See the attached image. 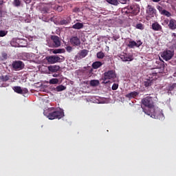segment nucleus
I'll return each instance as SVG.
<instances>
[{
    "label": "nucleus",
    "instance_id": "nucleus-1",
    "mask_svg": "<svg viewBox=\"0 0 176 176\" xmlns=\"http://www.w3.org/2000/svg\"><path fill=\"white\" fill-rule=\"evenodd\" d=\"M142 104L146 108L142 107L143 112L153 118V119H159V120H164V114L160 109H155V102L153 98L147 96L142 100Z\"/></svg>",
    "mask_w": 176,
    "mask_h": 176
},
{
    "label": "nucleus",
    "instance_id": "nucleus-2",
    "mask_svg": "<svg viewBox=\"0 0 176 176\" xmlns=\"http://www.w3.org/2000/svg\"><path fill=\"white\" fill-rule=\"evenodd\" d=\"M53 109H54V108L49 109V113H46V111H44L43 113L45 116H47L50 120H54V119H61V118H64V111L63 110L53 111Z\"/></svg>",
    "mask_w": 176,
    "mask_h": 176
},
{
    "label": "nucleus",
    "instance_id": "nucleus-3",
    "mask_svg": "<svg viewBox=\"0 0 176 176\" xmlns=\"http://www.w3.org/2000/svg\"><path fill=\"white\" fill-rule=\"evenodd\" d=\"M150 75L155 76V78H151V77H149V78L145 79L144 81L143 82V85L145 87H151V86L153 85V80L157 79L156 76L159 77L160 76V72L157 68L153 69L152 72L150 73Z\"/></svg>",
    "mask_w": 176,
    "mask_h": 176
},
{
    "label": "nucleus",
    "instance_id": "nucleus-4",
    "mask_svg": "<svg viewBox=\"0 0 176 176\" xmlns=\"http://www.w3.org/2000/svg\"><path fill=\"white\" fill-rule=\"evenodd\" d=\"M116 78V73L115 70H109L103 74V80H108L111 79H115Z\"/></svg>",
    "mask_w": 176,
    "mask_h": 176
},
{
    "label": "nucleus",
    "instance_id": "nucleus-5",
    "mask_svg": "<svg viewBox=\"0 0 176 176\" xmlns=\"http://www.w3.org/2000/svg\"><path fill=\"white\" fill-rule=\"evenodd\" d=\"M122 12L124 13H133V14H137V13L140 12V8L134 6H131L123 8Z\"/></svg>",
    "mask_w": 176,
    "mask_h": 176
},
{
    "label": "nucleus",
    "instance_id": "nucleus-6",
    "mask_svg": "<svg viewBox=\"0 0 176 176\" xmlns=\"http://www.w3.org/2000/svg\"><path fill=\"white\" fill-rule=\"evenodd\" d=\"M173 56L174 51L171 50H166L161 54V57H162V58L165 60V61H168V60H171Z\"/></svg>",
    "mask_w": 176,
    "mask_h": 176
},
{
    "label": "nucleus",
    "instance_id": "nucleus-7",
    "mask_svg": "<svg viewBox=\"0 0 176 176\" xmlns=\"http://www.w3.org/2000/svg\"><path fill=\"white\" fill-rule=\"evenodd\" d=\"M12 67L14 71H21L24 68V63L21 60H15L12 62Z\"/></svg>",
    "mask_w": 176,
    "mask_h": 176
},
{
    "label": "nucleus",
    "instance_id": "nucleus-8",
    "mask_svg": "<svg viewBox=\"0 0 176 176\" xmlns=\"http://www.w3.org/2000/svg\"><path fill=\"white\" fill-rule=\"evenodd\" d=\"M46 60L47 63H49V64H56V63H60V60H61V58H60V56L54 55L47 56Z\"/></svg>",
    "mask_w": 176,
    "mask_h": 176
},
{
    "label": "nucleus",
    "instance_id": "nucleus-9",
    "mask_svg": "<svg viewBox=\"0 0 176 176\" xmlns=\"http://www.w3.org/2000/svg\"><path fill=\"white\" fill-rule=\"evenodd\" d=\"M146 13L148 14V16H149V17H155V16H156V9L155 7L148 5L147 6Z\"/></svg>",
    "mask_w": 176,
    "mask_h": 176
},
{
    "label": "nucleus",
    "instance_id": "nucleus-10",
    "mask_svg": "<svg viewBox=\"0 0 176 176\" xmlns=\"http://www.w3.org/2000/svg\"><path fill=\"white\" fill-rule=\"evenodd\" d=\"M87 54H89V50H82L75 56V58L76 60H82V58H85Z\"/></svg>",
    "mask_w": 176,
    "mask_h": 176
},
{
    "label": "nucleus",
    "instance_id": "nucleus-11",
    "mask_svg": "<svg viewBox=\"0 0 176 176\" xmlns=\"http://www.w3.org/2000/svg\"><path fill=\"white\" fill-rule=\"evenodd\" d=\"M51 39L53 41L52 46L54 47H60L61 46V41H60V37L58 36H51Z\"/></svg>",
    "mask_w": 176,
    "mask_h": 176
},
{
    "label": "nucleus",
    "instance_id": "nucleus-12",
    "mask_svg": "<svg viewBox=\"0 0 176 176\" xmlns=\"http://www.w3.org/2000/svg\"><path fill=\"white\" fill-rule=\"evenodd\" d=\"M70 43L72 46H80V38L78 36H73L70 38Z\"/></svg>",
    "mask_w": 176,
    "mask_h": 176
},
{
    "label": "nucleus",
    "instance_id": "nucleus-13",
    "mask_svg": "<svg viewBox=\"0 0 176 176\" xmlns=\"http://www.w3.org/2000/svg\"><path fill=\"white\" fill-rule=\"evenodd\" d=\"M166 90L168 93H175L176 91V83L170 84L166 87Z\"/></svg>",
    "mask_w": 176,
    "mask_h": 176
},
{
    "label": "nucleus",
    "instance_id": "nucleus-14",
    "mask_svg": "<svg viewBox=\"0 0 176 176\" xmlns=\"http://www.w3.org/2000/svg\"><path fill=\"white\" fill-rule=\"evenodd\" d=\"M60 66L59 65H50L48 66V71H50V72H58V71H60Z\"/></svg>",
    "mask_w": 176,
    "mask_h": 176
},
{
    "label": "nucleus",
    "instance_id": "nucleus-15",
    "mask_svg": "<svg viewBox=\"0 0 176 176\" xmlns=\"http://www.w3.org/2000/svg\"><path fill=\"white\" fill-rule=\"evenodd\" d=\"M151 27H152V30H153V31H162V26L157 22H155V23H152Z\"/></svg>",
    "mask_w": 176,
    "mask_h": 176
},
{
    "label": "nucleus",
    "instance_id": "nucleus-16",
    "mask_svg": "<svg viewBox=\"0 0 176 176\" xmlns=\"http://www.w3.org/2000/svg\"><path fill=\"white\" fill-rule=\"evenodd\" d=\"M168 27H169L170 30H176V21H175V19H170Z\"/></svg>",
    "mask_w": 176,
    "mask_h": 176
},
{
    "label": "nucleus",
    "instance_id": "nucleus-17",
    "mask_svg": "<svg viewBox=\"0 0 176 176\" xmlns=\"http://www.w3.org/2000/svg\"><path fill=\"white\" fill-rule=\"evenodd\" d=\"M120 58L121 60L125 62L133 61L134 60V57L133 56V55H129L128 56L121 55Z\"/></svg>",
    "mask_w": 176,
    "mask_h": 176
},
{
    "label": "nucleus",
    "instance_id": "nucleus-18",
    "mask_svg": "<svg viewBox=\"0 0 176 176\" xmlns=\"http://www.w3.org/2000/svg\"><path fill=\"white\" fill-rule=\"evenodd\" d=\"M139 94H140V93L134 91L127 94L125 96V97H126V98H135V97H137V96H138Z\"/></svg>",
    "mask_w": 176,
    "mask_h": 176
},
{
    "label": "nucleus",
    "instance_id": "nucleus-19",
    "mask_svg": "<svg viewBox=\"0 0 176 176\" xmlns=\"http://www.w3.org/2000/svg\"><path fill=\"white\" fill-rule=\"evenodd\" d=\"M102 65V63L100 61H96L92 63V68H94V69H98V68H100V67Z\"/></svg>",
    "mask_w": 176,
    "mask_h": 176
},
{
    "label": "nucleus",
    "instance_id": "nucleus-20",
    "mask_svg": "<svg viewBox=\"0 0 176 176\" xmlns=\"http://www.w3.org/2000/svg\"><path fill=\"white\" fill-rule=\"evenodd\" d=\"M72 28H74V30H81V28H83V23H76L73 25Z\"/></svg>",
    "mask_w": 176,
    "mask_h": 176
},
{
    "label": "nucleus",
    "instance_id": "nucleus-21",
    "mask_svg": "<svg viewBox=\"0 0 176 176\" xmlns=\"http://www.w3.org/2000/svg\"><path fill=\"white\" fill-rule=\"evenodd\" d=\"M13 90L15 93H18V94H23V89H21V87H14Z\"/></svg>",
    "mask_w": 176,
    "mask_h": 176
},
{
    "label": "nucleus",
    "instance_id": "nucleus-22",
    "mask_svg": "<svg viewBox=\"0 0 176 176\" xmlns=\"http://www.w3.org/2000/svg\"><path fill=\"white\" fill-rule=\"evenodd\" d=\"M50 7L48 6H44L43 8H41V13H43V14H46V13H49V12H50Z\"/></svg>",
    "mask_w": 176,
    "mask_h": 176
},
{
    "label": "nucleus",
    "instance_id": "nucleus-23",
    "mask_svg": "<svg viewBox=\"0 0 176 176\" xmlns=\"http://www.w3.org/2000/svg\"><path fill=\"white\" fill-rule=\"evenodd\" d=\"M65 89H67V87H65L63 85H60L57 86L55 88V91H63L65 90Z\"/></svg>",
    "mask_w": 176,
    "mask_h": 176
},
{
    "label": "nucleus",
    "instance_id": "nucleus-24",
    "mask_svg": "<svg viewBox=\"0 0 176 176\" xmlns=\"http://www.w3.org/2000/svg\"><path fill=\"white\" fill-rule=\"evenodd\" d=\"M127 46L128 47H129V49H134V47L137 46V42H135V41H129Z\"/></svg>",
    "mask_w": 176,
    "mask_h": 176
},
{
    "label": "nucleus",
    "instance_id": "nucleus-25",
    "mask_svg": "<svg viewBox=\"0 0 176 176\" xmlns=\"http://www.w3.org/2000/svg\"><path fill=\"white\" fill-rule=\"evenodd\" d=\"M100 85V81L98 80H91L90 81V85L96 87V86H98Z\"/></svg>",
    "mask_w": 176,
    "mask_h": 176
},
{
    "label": "nucleus",
    "instance_id": "nucleus-26",
    "mask_svg": "<svg viewBox=\"0 0 176 176\" xmlns=\"http://www.w3.org/2000/svg\"><path fill=\"white\" fill-rule=\"evenodd\" d=\"M110 5H113L114 6H118L119 5V1L118 0H106Z\"/></svg>",
    "mask_w": 176,
    "mask_h": 176
},
{
    "label": "nucleus",
    "instance_id": "nucleus-27",
    "mask_svg": "<svg viewBox=\"0 0 176 176\" xmlns=\"http://www.w3.org/2000/svg\"><path fill=\"white\" fill-rule=\"evenodd\" d=\"M161 14L166 16V17H171V13L166 10H162Z\"/></svg>",
    "mask_w": 176,
    "mask_h": 176
},
{
    "label": "nucleus",
    "instance_id": "nucleus-28",
    "mask_svg": "<svg viewBox=\"0 0 176 176\" xmlns=\"http://www.w3.org/2000/svg\"><path fill=\"white\" fill-rule=\"evenodd\" d=\"M96 57L98 58H100V60H102V58H104V57H105V54L102 52H98L96 54Z\"/></svg>",
    "mask_w": 176,
    "mask_h": 176
},
{
    "label": "nucleus",
    "instance_id": "nucleus-29",
    "mask_svg": "<svg viewBox=\"0 0 176 176\" xmlns=\"http://www.w3.org/2000/svg\"><path fill=\"white\" fill-rule=\"evenodd\" d=\"M12 5H14L16 8H19V6H21V0H14L12 2Z\"/></svg>",
    "mask_w": 176,
    "mask_h": 176
},
{
    "label": "nucleus",
    "instance_id": "nucleus-30",
    "mask_svg": "<svg viewBox=\"0 0 176 176\" xmlns=\"http://www.w3.org/2000/svg\"><path fill=\"white\" fill-rule=\"evenodd\" d=\"M50 85H57L58 83V78H52L49 81Z\"/></svg>",
    "mask_w": 176,
    "mask_h": 176
},
{
    "label": "nucleus",
    "instance_id": "nucleus-31",
    "mask_svg": "<svg viewBox=\"0 0 176 176\" xmlns=\"http://www.w3.org/2000/svg\"><path fill=\"white\" fill-rule=\"evenodd\" d=\"M65 50L64 49H56L54 50L52 53H54V54H58L60 53H64Z\"/></svg>",
    "mask_w": 176,
    "mask_h": 176
},
{
    "label": "nucleus",
    "instance_id": "nucleus-32",
    "mask_svg": "<svg viewBox=\"0 0 176 176\" xmlns=\"http://www.w3.org/2000/svg\"><path fill=\"white\" fill-rule=\"evenodd\" d=\"M0 79L2 80V82H8V80H9V76H1Z\"/></svg>",
    "mask_w": 176,
    "mask_h": 176
},
{
    "label": "nucleus",
    "instance_id": "nucleus-33",
    "mask_svg": "<svg viewBox=\"0 0 176 176\" xmlns=\"http://www.w3.org/2000/svg\"><path fill=\"white\" fill-rule=\"evenodd\" d=\"M8 35V31L6 30H0V37L3 38V36H6Z\"/></svg>",
    "mask_w": 176,
    "mask_h": 176
},
{
    "label": "nucleus",
    "instance_id": "nucleus-34",
    "mask_svg": "<svg viewBox=\"0 0 176 176\" xmlns=\"http://www.w3.org/2000/svg\"><path fill=\"white\" fill-rule=\"evenodd\" d=\"M135 27L138 30H144V25L142 23H138Z\"/></svg>",
    "mask_w": 176,
    "mask_h": 176
},
{
    "label": "nucleus",
    "instance_id": "nucleus-35",
    "mask_svg": "<svg viewBox=\"0 0 176 176\" xmlns=\"http://www.w3.org/2000/svg\"><path fill=\"white\" fill-rule=\"evenodd\" d=\"M118 88H119V84H117V83L113 84L111 87L112 90H118Z\"/></svg>",
    "mask_w": 176,
    "mask_h": 176
},
{
    "label": "nucleus",
    "instance_id": "nucleus-36",
    "mask_svg": "<svg viewBox=\"0 0 176 176\" xmlns=\"http://www.w3.org/2000/svg\"><path fill=\"white\" fill-rule=\"evenodd\" d=\"M61 25H67L68 24V21L63 19L60 21Z\"/></svg>",
    "mask_w": 176,
    "mask_h": 176
},
{
    "label": "nucleus",
    "instance_id": "nucleus-37",
    "mask_svg": "<svg viewBox=\"0 0 176 176\" xmlns=\"http://www.w3.org/2000/svg\"><path fill=\"white\" fill-rule=\"evenodd\" d=\"M130 1V0H118V2H120V3H122V5H124L126 3H127V2Z\"/></svg>",
    "mask_w": 176,
    "mask_h": 176
},
{
    "label": "nucleus",
    "instance_id": "nucleus-38",
    "mask_svg": "<svg viewBox=\"0 0 176 176\" xmlns=\"http://www.w3.org/2000/svg\"><path fill=\"white\" fill-rule=\"evenodd\" d=\"M142 45V42L141 41V40H139L136 43V47H140V46H141Z\"/></svg>",
    "mask_w": 176,
    "mask_h": 176
},
{
    "label": "nucleus",
    "instance_id": "nucleus-39",
    "mask_svg": "<svg viewBox=\"0 0 176 176\" xmlns=\"http://www.w3.org/2000/svg\"><path fill=\"white\" fill-rule=\"evenodd\" d=\"M1 57H3V58L4 60H6V58H8V54H6V53H5V52H3V53L1 54Z\"/></svg>",
    "mask_w": 176,
    "mask_h": 176
},
{
    "label": "nucleus",
    "instance_id": "nucleus-40",
    "mask_svg": "<svg viewBox=\"0 0 176 176\" xmlns=\"http://www.w3.org/2000/svg\"><path fill=\"white\" fill-rule=\"evenodd\" d=\"M52 76L54 78H60L61 76L60 75V74H54Z\"/></svg>",
    "mask_w": 176,
    "mask_h": 176
},
{
    "label": "nucleus",
    "instance_id": "nucleus-41",
    "mask_svg": "<svg viewBox=\"0 0 176 176\" xmlns=\"http://www.w3.org/2000/svg\"><path fill=\"white\" fill-rule=\"evenodd\" d=\"M66 49H67V52H72V47H71V46L67 47Z\"/></svg>",
    "mask_w": 176,
    "mask_h": 176
},
{
    "label": "nucleus",
    "instance_id": "nucleus-42",
    "mask_svg": "<svg viewBox=\"0 0 176 176\" xmlns=\"http://www.w3.org/2000/svg\"><path fill=\"white\" fill-rule=\"evenodd\" d=\"M157 9H158V10L160 12V13H162V10H163V7H162V6H158Z\"/></svg>",
    "mask_w": 176,
    "mask_h": 176
},
{
    "label": "nucleus",
    "instance_id": "nucleus-43",
    "mask_svg": "<svg viewBox=\"0 0 176 176\" xmlns=\"http://www.w3.org/2000/svg\"><path fill=\"white\" fill-rule=\"evenodd\" d=\"M3 3H5V1H3V0H0V6H2Z\"/></svg>",
    "mask_w": 176,
    "mask_h": 176
},
{
    "label": "nucleus",
    "instance_id": "nucleus-44",
    "mask_svg": "<svg viewBox=\"0 0 176 176\" xmlns=\"http://www.w3.org/2000/svg\"><path fill=\"white\" fill-rule=\"evenodd\" d=\"M120 36H113V38L114 39V41H118V39H119Z\"/></svg>",
    "mask_w": 176,
    "mask_h": 176
},
{
    "label": "nucleus",
    "instance_id": "nucleus-45",
    "mask_svg": "<svg viewBox=\"0 0 176 176\" xmlns=\"http://www.w3.org/2000/svg\"><path fill=\"white\" fill-rule=\"evenodd\" d=\"M153 2H160V0H153Z\"/></svg>",
    "mask_w": 176,
    "mask_h": 176
},
{
    "label": "nucleus",
    "instance_id": "nucleus-46",
    "mask_svg": "<svg viewBox=\"0 0 176 176\" xmlns=\"http://www.w3.org/2000/svg\"><path fill=\"white\" fill-rule=\"evenodd\" d=\"M0 17H2V15H0Z\"/></svg>",
    "mask_w": 176,
    "mask_h": 176
}]
</instances>
